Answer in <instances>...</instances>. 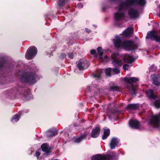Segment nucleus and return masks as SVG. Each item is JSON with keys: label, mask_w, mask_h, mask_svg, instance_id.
<instances>
[{"label": "nucleus", "mask_w": 160, "mask_h": 160, "mask_svg": "<svg viewBox=\"0 0 160 160\" xmlns=\"http://www.w3.org/2000/svg\"><path fill=\"white\" fill-rule=\"evenodd\" d=\"M8 96L11 97L18 96L23 100H28L31 97L30 93L29 90H26L23 87L17 86L15 90L10 89L6 91Z\"/></svg>", "instance_id": "nucleus-1"}, {"label": "nucleus", "mask_w": 160, "mask_h": 160, "mask_svg": "<svg viewBox=\"0 0 160 160\" xmlns=\"http://www.w3.org/2000/svg\"><path fill=\"white\" fill-rule=\"evenodd\" d=\"M146 3L145 0H126V1L121 2L118 6V10L121 11L125 10L135 4L140 6H143Z\"/></svg>", "instance_id": "nucleus-2"}, {"label": "nucleus", "mask_w": 160, "mask_h": 160, "mask_svg": "<svg viewBox=\"0 0 160 160\" xmlns=\"http://www.w3.org/2000/svg\"><path fill=\"white\" fill-rule=\"evenodd\" d=\"M20 80L32 85L36 82L35 74L32 72H24L20 77Z\"/></svg>", "instance_id": "nucleus-3"}, {"label": "nucleus", "mask_w": 160, "mask_h": 160, "mask_svg": "<svg viewBox=\"0 0 160 160\" xmlns=\"http://www.w3.org/2000/svg\"><path fill=\"white\" fill-rule=\"evenodd\" d=\"M123 80L125 82L131 84L130 87L128 88L129 90L132 95H135L136 91L138 86L136 85L135 86L132 83L138 81V78L134 77H125Z\"/></svg>", "instance_id": "nucleus-4"}, {"label": "nucleus", "mask_w": 160, "mask_h": 160, "mask_svg": "<svg viewBox=\"0 0 160 160\" xmlns=\"http://www.w3.org/2000/svg\"><path fill=\"white\" fill-rule=\"evenodd\" d=\"M92 160H118L117 156H113L110 154L102 155L100 154H98L92 156L91 158Z\"/></svg>", "instance_id": "nucleus-5"}, {"label": "nucleus", "mask_w": 160, "mask_h": 160, "mask_svg": "<svg viewBox=\"0 0 160 160\" xmlns=\"http://www.w3.org/2000/svg\"><path fill=\"white\" fill-rule=\"evenodd\" d=\"M137 44L131 40H125L122 42V48L126 50H134L137 48Z\"/></svg>", "instance_id": "nucleus-6"}, {"label": "nucleus", "mask_w": 160, "mask_h": 160, "mask_svg": "<svg viewBox=\"0 0 160 160\" xmlns=\"http://www.w3.org/2000/svg\"><path fill=\"white\" fill-rule=\"evenodd\" d=\"M37 53V49L35 46H31L28 49L25 55V58L28 60L33 58Z\"/></svg>", "instance_id": "nucleus-7"}, {"label": "nucleus", "mask_w": 160, "mask_h": 160, "mask_svg": "<svg viewBox=\"0 0 160 160\" xmlns=\"http://www.w3.org/2000/svg\"><path fill=\"white\" fill-rule=\"evenodd\" d=\"M151 124L153 127L157 128L160 130V114L155 115H151Z\"/></svg>", "instance_id": "nucleus-8"}, {"label": "nucleus", "mask_w": 160, "mask_h": 160, "mask_svg": "<svg viewBox=\"0 0 160 160\" xmlns=\"http://www.w3.org/2000/svg\"><path fill=\"white\" fill-rule=\"evenodd\" d=\"M128 14L129 18L132 19L136 18H138L139 15L138 11L132 8L129 9L128 11Z\"/></svg>", "instance_id": "nucleus-9"}, {"label": "nucleus", "mask_w": 160, "mask_h": 160, "mask_svg": "<svg viewBox=\"0 0 160 160\" xmlns=\"http://www.w3.org/2000/svg\"><path fill=\"white\" fill-rule=\"evenodd\" d=\"M157 97L154 95L153 91L151 89V102H154L153 105L157 108H160V100H156Z\"/></svg>", "instance_id": "nucleus-10"}, {"label": "nucleus", "mask_w": 160, "mask_h": 160, "mask_svg": "<svg viewBox=\"0 0 160 160\" xmlns=\"http://www.w3.org/2000/svg\"><path fill=\"white\" fill-rule=\"evenodd\" d=\"M122 42L121 37L118 36H116L115 38L113 39V42L115 47L117 48H122Z\"/></svg>", "instance_id": "nucleus-11"}, {"label": "nucleus", "mask_w": 160, "mask_h": 160, "mask_svg": "<svg viewBox=\"0 0 160 160\" xmlns=\"http://www.w3.org/2000/svg\"><path fill=\"white\" fill-rule=\"evenodd\" d=\"M88 64L89 63L87 60L83 61L80 60L77 64V66L79 70H82L88 67Z\"/></svg>", "instance_id": "nucleus-12"}, {"label": "nucleus", "mask_w": 160, "mask_h": 160, "mask_svg": "<svg viewBox=\"0 0 160 160\" xmlns=\"http://www.w3.org/2000/svg\"><path fill=\"white\" fill-rule=\"evenodd\" d=\"M100 131L101 129L99 126L96 127L94 128H93L91 134V137L94 138H97L99 135Z\"/></svg>", "instance_id": "nucleus-13"}, {"label": "nucleus", "mask_w": 160, "mask_h": 160, "mask_svg": "<svg viewBox=\"0 0 160 160\" xmlns=\"http://www.w3.org/2000/svg\"><path fill=\"white\" fill-rule=\"evenodd\" d=\"M119 142L120 140L118 138L115 137L112 138L109 144L111 149H115L119 143Z\"/></svg>", "instance_id": "nucleus-14"}, {"label": "nucleus", "mask_w": 160, "mask_h": 160, "mask_svg": "<svg viewBox=\"0 0 160 160\" xmlns=\"http://www.w3.org/2000/svg\"><path fill=\"white\" fill-rule=\"evenodd\" d=\"M129 125L131 128H132L137 129L140 127V122L136 119H132L129 121Z\"/></svg>", "instance_id": "nucleus-15"}, {"label": "nucleus", "mask_w": 160, "mask_h": 160, "mask_svg": "<svg viewBox=\"0 0 160 160\" xmlns=\"http://www.w3.org/2000/svg\"><path fill=\"white\" fill-rule=\"evenodd\" d=\"M117 56L116 55V57L113 56H112V64L116 67H120L122 64L123 63L121 60H118L116 57Z\"/></svg>", "instance_id": "nucleus-16"}, {"label": "nucleus", "mask_w": 160, "mask_h": 160, "mask_svg": "<svg viewBox=\"0 0 160 160\" xmlns=\"http://www.w3.org/2000/svg\"><path fill=\"white\" fill-rule=\"evenodd\" d=\"M41 148L42 151L45 152L44 155H48L51 152V148H48V146L45 143H44L41 145Z\"/></svg>", "instance_id": "nucleus-17"}, {"label": "nucleus", "mask_w": 160, "mask_h": 160, "mask_svg": "<svg viewBox=\"0 0 160 160\" xmlns=\"http://www.w3.org/2000/svg\"><path fill=\"white\" fill-rule=\"evenodd\" d=\"M153 83L155 85L158 86L160 85V76L157 74L152 75Z\"/></svg>", "instance_id": "nucleus-18"}, {"label": "nucleus", "mask_w": 160, "mask_h": 160, "mask_svg": "<svg viewBox=\"0 0 160 160\" xmlns=\"http://www.w3.org/2000/svg\"><path fill=\"white\" fill-rule=\"evenodd\" d=\"M57 7L60 9H62L64 7L65 5L69 0H57Z\"/></svg>", "instance_id": "nucleus-19"}, {"label": "nucleus", "mask_w": 160, "mask_h": 160, "mask_svg": "<svg viewBox=\"0 0 160 160\" xmlns=\"http://www.w3.org/2000/svg\"><path fill=\"white\" fill-rule=\"evenodd\" d=\"M151 40H155L156 42L160 43V36H158L155 32L153 33V31H151Z\"/></svg>", "instance_id": "nucleus-20"}, {"label": "nucleus", "mask_w": 160, "mask_h": 160, "mask_svg": "<svg viewBox=\"0 0 160 160\" xmlns=\"http://www.w3.org/2000/svg\"><path fill=\"white\" fill-rule=\"evenodd\" d=\"M114 17L115 20L120 21L125 17V13L124 12L119 13L116 12L114 13Z\"/></svg>", "instance_id": "nucleus-21"}, {"label": "nucleus", "mask_w": 160, "mask_h": 160, "mask_svg": "<svg viewBox=\"0 0 160 160\" xmlns=\"http://www.w3.org/2000/svg\"><path fill=\"white\" fill-rule=\"evenodd\" d=\"M7 61V59L4 57H0V69H2L6 66Z\"/></svg>", "instance_id": "nucleus-22"}, {"label": "nucleus", "mask_w": 160, "mask_h": 160, "mask_svg": "<svg viewBox=\"0 0 160 160\" xmlns=\"http://www.w3.org/2000/svg\"><path fill=\"white\" fill-rule=\"evenodd\" d=\"M139 108V105L137 104H130L127 105L126 109L127 110H135L138 109Z\"/></svg>", "instance_id": "nucleus-23"}, {"label": "nucleus", "mask_w": 160, "mask_h": 160, "mask_svg": "<svg viewBox=\"0 0 160 160\" xmlns=\"http://www.w3.org/2000/svg\"><path fill=\"white\" fill-rule=\"evenodd\" d=\"M135 59L132 56L128 55L124 57L123 58V60L125 62L128 63H132L134 62Z\"/></svg>", "instance_id": "nucleus-24"}, {"label": "nucleus", "mask_w": 160, "mask_h": 160, "mask_svg": "<svg viewBox=\"0 0 160 160\" xmlns=\"http://www.w3.org/2000/svg\"><path fill=\"white\" fill-rule=\"evenodd\" d=\"M133 31V28H129L123 32V35L125 37H128L132 34Z\"/></svg>", "instance_id": "nucleus-25"}, {"label": "nucleus", "mask_w": 160, "mask_h": 160, "mask_svg": "<svg viewBox=\"0 0 160 160\" xmlns=\"http://www.w3.org/2000/svg\"><path fill=\"white\" fill-rule=\"evenodd\" d=\"M87 135L88 134L86 133L82 134L79 137L75 138L74 141L76 142L79 143L81 142L82 139L85 138L87 136Z\"/></svg>", "instance_id": "nucleus-26"}, {"label": "nucleus", "mask_w": 160, "mask_h": 160, "mask_svg": "<svg viewBox=\"0 0 160 160\" xmlns=\"http://www.w3.org/2000/svg\"><path fill=\"white\" fill-rule=\"evenodd\" d=\"M110 134V130L109 129H105L104 130L103 134L102 136V139H106Z\"/></svg>", "instance_id": "nucleus-27"}, {"label": "nucleus", "mask_w": 160, "mask_h": 160, "mask_svg": "<svg viewBox=\"0 0 160 160\" xmlns=\"http://www.w3.org/2000/svg\"><path fill=\"white\" fill-rule=\"evenodd\" d=\"M48 132L50 134H47V137L48 138L55 136L58 134V132L56 130L50 129L48 130Z\"/></svg>", "instance_id": "nucleus-28"}, {"label": "nucleus", "mask_w": 160, "mask_h": 160, "mask_svg": "<svg viewBox=\"0 0 160 160\" xmlns=\"http://www.w3.org/2000/svg\"><path fill=\"white\" fill-rule=\"evenodd\" d=\"M102 73V71L98 69L95 73H93L92 75L95 78H99L101 77V74Z\"/></svg>", "instance_id": "nucleus-29"}, {"label": "nucleus", "mask_w": 160, "mask_h": 160, "mask_svg": "<svg viewBox=\"0 0 160 160\" xmlns=\"http://www.w3.org/2000/svg\"><path fill=\"white\" fill-rule=\"evenodd\" d=\"M20 117V116L19 114H16L14 115L11 120L12 122L14 123L15 122H17L18 121Z\"/></svg>", "instance_id": "nucleus-30"}, {"label": "nucleus", "mask_w": 160, "mask_h": 160, "mask_svg": "<svg viewBox=\"0 0 160 160\" xmlns=\"http://www.w3.org/2000/svg\"><path fill=\"white\" fill-rule=\"evenodd\" d=\"M102 48L101 47H98L97 48L98 52L100 58H102V55L103 53V52L102 51Z\"/></svg>", "instance_id": "nucleus-31"}, {"label": "nucleus", "mask_w": 160, "mask_h": 160, "mask_svg": "<svg viewBox=\"0 0 160 160\" xmlns=\"http://www.w3.org/2000/svg\"><path fill=\"white\" fill-rule=\"evenodd\" d=\"M111 68H107L105 71L106 74L108 76H111Z\"/></svg>", "instance_id": "nucleus-32"}, {"label": "nucleus", "mask_w": 160, "mask_h": 160, "mask_svg": "<svg viewBox=\"0 0 160 160\" xmlns=\"http://www.w3.org/2000/svg\"><path fill=\"white\" fill-rule=\"evenodd\" d=\"M146 122H148V124L150 125V114L148 113L145 117Z\"/></svg>", "instance_id": "nucleus-33"}, {"label": "nucleus", "mask_w": 160, "mask_h": 160, "mask_svg": "<svg viewBox=\"0 0 160 160\" xmlns=\"http://www.w3.org/2000/svg\"><path fill=\"white\" fill-rule=\"evenodd\" d=\"M118 87L117 86H112L110 87V90L114 92L118 91Z\"/></svg>", "instance_id": "nucleus-34"}, {"label": "nucleus", "mask_w": 160, "mask_h": 160, "mask_svg": "<svg viewBox=\"0 0 160 160\" xmlns=\"http://www.w3.org/2000/svg\"><path fill=\"white\" fill-rule=\"evenodd\" d=\"M112 72H113L116 74H118L120 73V70L116 68H114L112 69Z\"/></svg>", "instance_id": "nucleus-35"}, {"label": "nucleus", "mask_w": 160, "mask_h": 160, "mask_svg": "<svg viewBox=\"0 0 160 160\" xmlns=\"http://www.w3.org/2000/svg\"><path fill=\"white\" fill-rule=\"evenodd\" d=\"M90 53L92 55H95V57H97V54L96 53V51L95 49H92L90 51Z\"/></svg>", "instance_id": "nucleus-36"}, {"label": "nucleus", "mask_w": 160, "mask_h": 160, "mask_svg": "<svg viewBox=\"0 0 160 160\" xmlns=\"http://www.w3.org/2000/svg\"><path fill=\"white\" fill-rule=\"evenodd\" d=\"M146 94L147 97L149 99H150V89H148L146 91Z\"/></svg>", "instance_id": "nucleus-37"}, {"label": "nucleus", "mask_w": 160, "mask_h": 160, "mask_svg": "<svg viewBox=\"0 0 160 160\" xmlns=\"http://www.w3.org/2000/svg\"><path fill=\"white\" fill-rule=\"evenodd\" d=\"M68 57L71 59H72L73 58L74 55L73 52H70L68 53Z\"/></svg>", "instance_id": "nucleus-38"}, {"label": "nucleus", "mask_w": 160, "mask_h": 160, "mask_svg": "<svg viewBox=\"0 0 160 160\" xmlns=\"http://www.w3.org/2000/svg\"><path fill=\"white\" fill-rule=\"evenodd\" d=\"M157 69V67L152 65L151 66V72H154L156 71Z\"/></svg>", "instance_id": "nucleus-39"}, {"label": "nucleus", "mask_w": 160, "mask_h": 160, "mask_svg": "<svg viewBox=\"0 0 160 160\" xmlns=\"http://www.w3.org/2000/svg\"><path fill=\"white\" fill-rule=\"evenodd\" d=\"M129 66V65L127 64H125L123 65V68L125 70H128V67Z\"/></svg>", "instance_id": "nucleus-40"}, {"label": "nucleus", "mask_w": 160, "mask_h": 160, "mask_svg": "<svg viewBox=\"0 0 160 160\" xmlns=\"http://www.w3.org/2000/svg\"><path fill=\"white\" fill-rule=\"evenodd\" d=\"M66 56V54H65L62 53L60 54L59 56V58L61 59H63Z\"/></svg>", "instance_id": "nucleus-41"}, {"label": "nucleus", "mask_w": 160, "mask_h": 160, "mask_svg": "<svg viewBox=\"0 0 160 160\" xmlns=\"http://www.w3.org/2000/svg\"><path fill=\"white\" fill-rule=\"evenodd\" d=\"M150 38V31L148 32L147 36L146 37V39Z\"/></svg>", "instance_id": "nucleus-42"}, {"label": "nucleus", "mask_w": 160, "mask_h": 160, "mask_svg": "<svg viewBox=\"0 0 160 160\" xmlns=\"http://www.w3.org/2000/svg\"><path fill=\"white\" fill-rule=\"evenodd\" d=\"M111 1L117 3L118 2H121L122 0H110Z\"/></svg>", "instance_id": "nucleus-43"}, {"label": "nucleus", "mask_w": 160, "mask_h": 160, "mask_svg": "<svg viewBox=\"0 0 160 160\" xmlns=\"http://www.w3.org/2000/svg\"><path fill=\"white\" fill-rule=\"evenodd\" d=\"M35 155L37 158H38L39 156L40 155V153L38 152H36L35 153Z\"/></svg>", "instance_id": "nucleus-44"}, {"label": "nucleus", "mask_w": 160, "mask_h": 160, "mask_svg": "<svg viewBox=\"0 0 160 160\" xmlns=\"http://www.w3.org/2000/svg\"><path fill=\"white\" fill-rule=\"evenodd\" d=\"M85 30L88 33H90L91 31V30L90 29L88 28H86Z\"/></svg>", "instance_id": "nucleus-45"}, {"label": "nucleus", "mask_w": 160, "mask_h": 160, "mask_svg": "<svg viewBox=\"0 0 160 160\" xmlns=\"http://www.w3.org/2000/svg\"><path fill=\"white\" fill-rule=\"evenodd\" d=\"M108 58V56L107 55H105L103 57H102V58H100L102 60L106 59Z\"/></svg>", "instance_id": "nucleus-46"}, {"label": "nucleus", "mask_w": 160, "mask_h": 160, "mask_svg": "<svg viewBox=\"0 0 160 160\" xmlns=\"http://www.w3.org/2000/svg\"><path fill=\"white\" fill-rule=\"evenodd\" d=\"M158 10H159V17H160V5L158 6Z\"/></svg>", "instance_id": "nucleus-47"}, {"label": "nucleus", "mask_w": 160, "mask_h": 160, "mask_svg": "<svg viewBox=\"0 0 160 160\" xmlns=\"http://www.w3.org/2000/svg\"><path fill=\"white\" fill-rule=\"evenodd\" d=\"M56 48H57L55 46H54V49L53 50V51H55V50L56 49Z\"/></svg>", "instance_id": "nucleus-48"}, {"label": "nucleus", "mask_w": 160, "mask_h": 160, "mask_svg": "<svg viewBox=\"0 0 160 160\" xmlns=\"http://www.w3.org/2000/svg\"><path fill=\"white\" fill-rule=\"evenodd\" d=\"M80 5H81V6H82V4L81 3H80Z\"/></svg>", "instance_id": "nucleus-49"}, {"label": "nucleus", "mask_w": 160, "mask_h": 160, "mask_svg": "<svg viewBox=\"0 0 160 160\" xmlns=\"http://www.w3.org/2000/svg\"><path fill=\"white\" fill-rule=\"evenodd\" d=\"M93 26L94 27H96L95 26V25H93Z\"/></svg>", "instance_id": "nucleus-50"}, {"label": "nucleus", "mask_w": 160, "mask_h": 160, "mask_svg": "<svg viewBox=\"0 0 160 160\" xmlns=\"http://www.w3.org/2000/svg\"><path fill=\"white\" fill-rule=\"evenodd\" d=\"M59 160V159H55V160Z\"/></svg>", "instance_id": "nucleus-51"}, {"label": "nucleus", "mask_w": 160, "mask_h": 160, "mask_svg": "<svg viewBox=\"0 0 160 160\" xmlns=\"http://www.w3.org/2000/svg\"><path fill=\"white\" fill-rule=\"evenodd\" d=\"M148 71H149V72H150V69Z\"/></svg>", "instance_id": "nucleus-52"}]
</instances>
